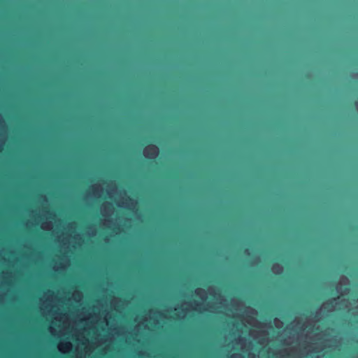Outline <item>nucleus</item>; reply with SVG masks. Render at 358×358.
Listing matches in <instances>:
<instances>
[{
  "label": "nucleus",
  "instance_id": "obj_1",
  "mask_svg": "<svg viewBox=\"0 0 358 358\" xmlns=\"http://www.w3.org/2000/svg\"><path fill=\"white\" fill-rule=\"evenodd\" d=\"M145 153H146L149 157L155 158L157 155V147L154 145H150L145 149Z\"/></svg>",
  "mask_w": 358,
  "mask_h": 358
},
{
  "label": "nucleus",
  "instance_id": "obj_2",
  "mask_svg": "<svg viewBox=\"0 0 358 358\" xmlns=\"http://www.w3.org/2000/svg\"><path fill=\"white\" fill-rule=\"evenodd\" d=\"M195 292H196V295H199L201 292H204V291L203 289H197L195 291Z\"/></svg>",
  "mask_w": 358,
  "mask_h": 358
},
{
  "label": "nucleus",
  "instance_id": "obj_3",
  "mask_svg": "<svg viewBox=\"0 0 358 358\" xmlns=\"http://www.w3.org/2000/svg\"><path fill=\"white\" fill-rule=\"evenodd\" d=\"M336 298H332L328 301V303L332 305L334 301H336Z\"/></svg>",
  "mask_w": 358,
  "mask_h": 358
},
{
  "label": "nucleus",
  "instance_id": "obj_4",
  "mask_svg": "<svg viewBox=\"0 0 358 358\" xmlns=\"http://www.w3.org/2000/svg\"><path fill=\"white\" fill-rule=\"evenodd\" d=\"M63 346L65 348H69L71 347V344H70V343H66L65 344L63 345Z\"/></svg>",
  "mask_w": 358,
  "mask_h": 358
}]
</instances>
